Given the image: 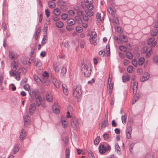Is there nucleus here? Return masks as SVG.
Instances as JSON below:
<instances>
[{"label": "nucleus", "instance_id": "e433bc0d", "mask_svg": "<svg viewBox=\"0 0 158 158\" xmlns=\"http://www.w3.org/2000/svg\"><path fill=\"white\" fill-rule=\"evenodd\" d=\"M134 67L131 65L129 66L127 68V71L129 73H132L134 71Z\"/></svg>", "mask_w": 158, "mask_h": 158}, {"label": "nucleus", "instance_id": "6ab92c4d", "mask_svg": "<svg viewBox=\"0 0 158 158\" xmlns=\"http://www.w3.org/2000/svg\"><path fill=\"white\" fill-rule=\"evenodd\" d=\"M52 81L55 87L57 88H59L60 84H59V83L57 82V80L55 78H52Z\"/></svg>", "mask_w": 158, "mask_h": 158}, {"label": "nucleus", "instance_id": "b1692460", "mask_svg": "<svg viewBox=\"0 0 158 158\" xmlns=\"http://www.w3.org/2000/svg\"><path fill=\"white\" fill-rule=\"evenodd\" d=\"M63 91L65 95H67L68 94V90L67 87L65 84L62 85Z\"/></svg>", "mask_w": 158, "mask_h": 158}, {"label": "nucleus", "instance_id": "4c0bfd02", "mask_svg": "<svg viewBox=\"0 0 158 158\" xmlns=\"http://www.w3.org/2000/svg\"><path fill=\"white\" fill-rule=\"evenodd\" d=\"M52 110L53 112L56 114H58L60 112L59 109L56 108L55 106H53L52 107Z\"/></svg>", "mask_w": 158, "mask_h": 158}, {"label": "nucleus", "instance_id": "7c9ffc66", "mask_svg": "<svg viewBox=\"0 0 158 158\" xmlns=\"http://www.w3.org/2000/svg\"><path fill=\"white\" fill-rule=\"evenodd\" d=\"M96 17L97 21L99 20L102 22L104 20L103 15V17L101 18L100 14L98 12L97 13Z\"/></svg>", "mask_w": 158, "mask_h": 158}, {"label": "nucleus", "instance_id": "f3484780", "mask_svg": "<svg viewBox=\"0 0 158 158\" xmlns=\"http://www.w3.org/2000/svg\"><path fill=\"white\" fill-rule=\"evenodd\" d=\"M26 136V132L24 129L22 130L19 136L20 141L23 140Z\"/></svg>", "mask_w": 158, "mask_h": 158}, {"label": "nucleus", "instance_id": "774afa93", "mask_svg": "<svg viewBox=\"0 0 158 158\" xmlns=\"http://www.w3.org/2000/svg\"><path fill=\"white\" fill-rule=\"evenodd\" d=\"M14 71H12V70L10 71L9 74H10V76L11 77L14 76L15 77V76L16 75V73H15L14 72Z\"/></svg>", "mask_w": 158, "mask_h": 158}, {"label": "nucleus", "instance_id": "a18cd8bd", "mask_svg": "<svg viewBox=\"0 0 158 158\" xmlns=\"http://www.w3.org/2000/svg\"><path fill=\"white\" fill-rule=\"evenodd\" d=\"M120 38L124 42H127V37L124 35H121Z\"/></svg>", "mask_w": 158, "mask_h": 158}, {"label": "nucleus", "instance_id": "aec40b11", "mask_svg": "<svg viewBox=\"0 0 158 158\" xmlns=\"http://www.w3.org/2000/svg\"><path fill=\"white\" fill-rule=\"evenodd\" d=\"M60 64L59 62H57L53 65V68L56 72H58L59 71L60 68L59 67Z\"/></svg>", "mask_w": 158, "mask_h": 158}, {"label": "nucleus", "instance_id": "680f3d73", "mask_svg": "<svg viewBox=\"0 0 158 158\" xmlns=\"http://www.w3.org/2000/svg\"><path fill=\"white\" fill-rule=\"evenodd\" d=\"M19 150V148L18 146H16L14 149L13 153L14 154L16 153Z\"/></svg>", "mask_w": 158, "mask_h": 158}, {"label": "nucleus", "instance_id": "37998d69", "mask_svg": "<svg viewBox=\"0 0 158 158\" xmlns=\"http://www.w3.org/2000/svg\"><path fill=\"white\" fill-rule=\"evenodd\" d=\"M68 18V15L67 14H63L61 15V19L63 20H65Z\"/></svg>", "mask_w": 158, "mask_h": 158}, {"label": "nucleus", "instance_id": "9b49d317", "mask_svg": "<svg viewBox=\"0 0 158 158\" xmlns=\"http://www.w3.org/2000/svg\"><path fill=\"white\" fill-rule=\"evenodd\" d=\"M19 63L17 62L13 61L11 63V68L12 71H15L18 68Z\"/></svg>", "mask_w": 158, "mask_h": 158}, {"label": "nucleus", "instance_id": "864d4df0", "mask_svg": "<svg viewBox=\"0 0 158 158\" xmlns=\"http://www.w3.org/2000/svg\"><path fill=\"white\" fill-rule=\"evenodd\" d=\"M67 71V69L66 68L63 67L61 69V75L64 76L66 74Z\"/></svg>", "mask_w": 158, "mask_h": 158}, {"label": "nucleus", "instance_id": "393cba45", "mask_svg": "<svg viewBox=\"0 0 158 158\" xmlns=\"http://www.w3.org/2000/svg\"><path fill=\"white\" fill-rule=\"evenodd\" d=\"M115 148L116 151L117 152L118 154L119 155L121 154V149L118 144L116 143L115 144Z\"/></svg>", "mask_w": 158, "mask_h": 158}, {"label": "nucleus", "instance_id": "f704fd0d", "mask_svg": "<svg viewBox=\"0 0 158 158\" xmlns=\"http://www.w3.org/2000/svg\"><path fill=\"white\" fill-rule=\"evenodd\" d=\"M144 58L143 57H141L139 59L138 61V64L139 65H142L144 62Z\"/></svg>", "mask_w": 158, "mask_h": 158}, {"label": "nucleus", "instance_id": "09e8293b", "mask_svg": "<svg viewBox=\"0 0 158 158\" xmlns=\"http://www.w3.org/2000/svg\"><path fill=\"white\" fill-rule=\"evenodd\" d=\"M46 100L48 102H51L53 99V98L51 96H50L49 94H47L46 96Z\"/></svg>", "mask_w": 158, "mask_h": 158}, {"label": "nucleus", "instance_id": "dca6fc26", "mask_svg": "<svg viewBox=\"0 0 158 158\" xmlns=\"http://www.w3.org/2000/svg\"><path fill=\"white\" fill-rule=\"evenodd\" d=\"M83 11H79L78 12L79 15H81L82 17V19L83 21L85 22H87L89 20V18L88 16L85 14H82Z\"/></svg>", "mask_w": 158, "mask_h": 158}, {"label": "nucleus", "instance_id": "052dcab7", "mask_svg": "<svg viewBox=\"0 0 158 158\" xmlns=\"http://www.w3.org/2000/svg\"><path fill=\"white\" fill-rule=\"evenodd\" d=\"M132 64L135 67H137L138 66V61L135 59L133 60L132 61Z\"/></svg>", "mask_w": 158, "mask_h": 158}, {"label": "nucleus", "instance_id": "6e6552de", "mask_svg": "<svg viewBox=\"0 0 158 158\" xmlns=\"http://www.w3.org/2000/svg\"><path fill=\"white\" fill-rule=\"evenodd\" d=\"M9 56V58L12 60H16L18 57L17 54L12 51H10Z\"/></svg>", "mask_w": 158, "mask_h": 158}, {"label": "nucleus", "instance_id": "423d86ee", "mask_svg": "<svg viewBox=\"0 0 158 158\" xmlns=\"http://www.w3.org/2000/svg\"><path fill=\"white\" fill-rule=\"evenodd\" d=\"M35 98V104L37 106L39 107L40 105L41 107L44 108L46 107L45 103L43 102L41 96L37 97Z\"/></svg>", "mask_w": 158, "mask_h": 158}, {"label": "nucleus", "instance_id": "13d9d810", "mask_svg": "<svg viewBox=\"0 0 158 158\" xmlns=\"http://www.w3.org/2000/svg\"><path fill=\"white\" fill-rule=\"evenodd\" d=\"M152 53V50H151L147 52L145 55V57L147 58H149L151 56V54Z\"/></svg>", "mask_w": 158, "mask_h": 158}, {"label": "nucleus", "instance_id": "c85d7f7f", "mask_svg": "<svg viewBox=\"0 0 158 158\" xmlns=\"http://www.w3.org/2000/svg\"><path fill=\"white\" fill-rule=\"evenodd\" d=\"M53 13L56 16H59L61 13L60 10L58 8H56L53 11Z\"/></svg>", "mask_w": 158, "mask_h": 158}, {"label": "nucleus", "instance_id": "a878e982", "mask_svg": "<svg viewBox=\"0 0 158 158\" xmlns=\"http://www.w3.org/2000/svg\"><path fill=\"white\" fill-rule=\"evenodd\" d=\"M30 117L28 115L24 117L25 125H28L30 123Z\"/></svg>", "mask_w": 158, "mask_h": 158}, {"label": "nucleus", "instance_id": "4d7b16f0", "mask_svg": "<svg viewBox=\"0 0 158 158\" xmlns=\"http://www.w3.org/2000/svg\"><path fill=\"white\" fill-rule=\"evenodd\" d=\"M153 61L154 63L158 64V56H156L153 58Z\"/></svg>", "mask_w": 158, "mask_h": 158}, {"label": "nucleus", "instance_id": "79ce46f5", "mask_svg": "<svg viewBox=\"0 0 158 158\" xmlns=\"http://www.w3.org/2000/svg\"><path fill=\"white\" fill-rule=\"evenodd\" d=\"M121 119L122 122L123 124H125L126 122L127 116L125 114L124 115H123L121 117Z\"/></svg>", "mask_w": 158, "mask_h": 158}, {"label": "nucleus", "instance_id": "a211bd4d", "mask_svg": "<svg viewBox=\"0 0 158 158\" xmlns=\"http://www.w3.org/2000/svg\"><path fill=\"white\" fill-rule=\"evenodd\" d=\"M150 75L148 72H146L143 76L141 79V81L142 82L144 81L148 80L149 78Z\"/></svg>", "mask_w": 158, "mask_h": 158}, {"label": "nucleus", "instance_id": "0eeeda50", "mask_svg": "<svg viewBox=\"0 0 158 158\" xmlns=\"http://www.w3.org/2000/svg\"><path fill=\"white\" fill-rule=\"evenodd\" d=\"M29 94L31 97H35V98H36L37 97L40 96L39 94L38 90L37 89H31L29 91Z\"/></svg>", "mask_w": 158, "mask_h": 158}, {"label": "nucleus", "instance_id": "473e14b6", "mask_svg": "<svg viewBox=\"0 0 158 158\" xmlns=\"http://www.w3.org/2000/svg\"><path fill=\"white\" fill-rule=\"evenodd\" d=\"M97 37V34L96 32L95 31H93L91 33L90 40L93 39Z\"/></svg>", "mask_w": 158, "mask_h": 158}, {"label": "nucleus", "instance_id": "4468645a", "mask_svg": "<svg viewBox=\"0 0 158 158\" xmlns=\"http://www.w3.org/2000/svg\"><path fill=\"white\" fill-rule=\"evenodd\" d=\"M64 116H62L61 118V121L63 127L66 128L68 127V123L65 119Z\"/></svg>", "mask_w": 158, "mask_h": 158}, {"label": "nucleus", "instance_id": "6e6d98bb", "mask_svg": "<svg viewBox=\"0 0 158 158\" xmlns=\"http://www.w3.org/2000/svg\"><path fill=\"white\" fill-rule=\"evenodd\" d=\"M145 158H154L152 154L148 153L146 154L145 156Z\"/></svg>", "mask_w": 158, "mask_h": 158}, {"label": "nucleus", "instance_id": "f257e3e1", "mask_svg": "<svg viewBox=\"0 0 158 158\" xmlns=\"http://www.w3.org/2000/svg\"><path fill=\"white\" fill-rule=\"evenodd\" d=\"M81 89V87L80 85L74 86L73 87V95L77 101H79L80 99L82 93Z\"/></svg>", "mask_w": 158, "mask_h": 158}, {"label": "nucleus", "instance_id": "c9c22d12", "mask_svg": "<svg viewBox=\"0 0 158 158\" xmlns=\"http://www.w3.org/2000/svg\"><path fill=\"white\" fill-rule=\"evenodd\" d=\"M158 31L156 29L152 30L151 32V35L152 36H156L158 34Z\"/></svg>", "mask_w": 158, "mask_h": 158}, {"label": "nucleus", "instance_id": "cd10ccee", "mask_svg": "<svg viewBox=\"0 0 158 158\" xmlns=\"http://www.w3.org/2000/svg\"><path fill=\"white\" fill-rule=\"evenodd\" d=\"M90 41L91 44H93L94 45H96L98 42V40L97 37L94 38L93 39L90 40Z\"/></svg>", "mask_w": 158, "mask_h": 158}, {"label": "nucleus", "instance_id": "603ef678", "mask_svg": "<svg viewBox=\"0 0 158 158\" xmlns=\"http://www.w3.org/2000/svg\"><path fill=\"white\" fill-rule=\"evenodd\" d=\"M155 39L153 37L150 38L148 41L147 44L148 45H150L152 43H153L155 40Z\"/></svg>", "mask_w": 158, "mask_h": 158}, {"label": "nucleus", "instance_id": "2eb2a0df", "mask_svg": "<svg viewBox=\"0 0 158 158\" xmlns=\"http://www.w3.org/2000/svg\"><path fill=\"white\" fill-rule=\"evenodd\" d=\"M40 82L44 84L46 86L49 85L50 84V81L48 77H43L42 79H41Z\"/></svg>", "mask_w": 158, "mask_h": 158}, {"label": "nucleus", "instance_id": "0e129e2a", "mask_svg": "<svg viewBox=\"0 0 158 158\" xmlns=\"http://www.w3.org/2000/svg\"><path fill=\"white\" fill-rule=\"evenodd\" d=\"M42 65V63L40 60H37L35 64V66L38 67H40Z\"/></svg>", "mask_w": 158, "mask_h": 158}, {"label": "nucleus", "instance_id": "a19ab883", "mask_svg": "<svg viewBox=\"0 0 158 158\" xmlns=\"http://www.w3.org/2000/svg\"><path fill=\"white\" fill-rule=\"evenodd\" d=\"M76 31L79 33L83 31L82 27L80 26H77L76 27Z\"/></svg>", "mask_w": 158, "mask_h": 158}, {"label": "nucleus", "instance_id": "8fccbe9b", "mask_svg": "<svg viewBox=\"0 0 158 158\" xmlns=\"http://www.w3.org/2000/svg\"><path fill=\"white\" fill-rule=\"evenodd\" d=\"M40 32V30L39 29L36 31L35 35V40H36L38 39Z\"/></svg>", "mask_w": 158, "mask_h": 158}, {"label": "nucleus", "instance_id": "7ed1b4c3", "mask_svg": "<svg viewBox=\"0 0 158 158\" xmlns=\"http://www.w3.org/2000/svg\"><path fill=\"white\" fill-rule=\"evenodd\" d=\"M137 88L138 82L134 81L133 82L131 81V84L130 91L131 92H132L133 94H135V95L136 96V97H137V99H138V97L136 94L137 93Z\"/></svg>", "mask_w": 158, "mask_h": 158}, {"label": "nucleus", "instance_id": "69168bd1", "mask_svg": "<svg viewBox=\"0 0 158 158\" xmlns=\"http://www.w3.org/2000/svg\"><path fill=\"white\" fill-rule=\"evenodd\" d=\"M129 63V60L127 59H125L123 60V64L125 66H127Z\"/></svg>", "mask_w": 158, "mask_h": 158}, {"label": "nucleus", "instance_id": "5701e85b", "mask_svg": "<svg viewBox=\"0 0 158 158\" xmlns=\"http://www.w3.org/2000/svg\"><path fill=\"white\" fill-rule=\"evenodd\" d=\"M130 76L128 75H123L122 76L123 82H125L126 81H128L130 79Z\"/></svg>", "mask_w": 158, "mask_h": 158}, {"label": "nucleus", "instance_id": "c03bdc74", "mask_svg": "<svg viewBox=\"0 0 158 158\" xmlns=\"http://www.w3.org/2000/svg\"><path fill=\"white\" fill-rule=\"evenodd\" d=\"M75 18L78 23L81 24V23L82 20L81 17L78 16H76Z\"/></svg>", "mask_w": 158, "mask_h": 158}, {"label": "nucleus", "instance_id": "4be33fe9", "mask_svg": "<svg viewBox=\"0 0 158 158\" xmlns=\"http://www.w3.org/2000/svg\"><path fill=\"white\" fill-rule=\"evenodd\" d=\"M99 150L100 153H103L106 151V148L103 145H102L99 146Z\"/></svg>", "mask_w": 158, "mask_h": 158}, {"label": "nucleus", "instance_id": "bb28decb", "mask_svg": "<svg viewBox=\"0 0 158 158\" xmlns=\"http://www.w3.org/2000/svg\"><path fill=\"white\" fill-rule=\"evenodd\" d=\"M55 25L58 28H61L64 26V23L60 21H57Z\"/></svg>", "mask_w": 158, "mask_h": 158}, {"label": "nucleus", "instance_id": "338daca9", "mask_svg": "<svg viewBox=\"0 0 158 158\" xmlns=\"http://www.w3.org/2000/svg\"><path fill=\"white\" fill-rule=\"evenodd\" d=\"M68 13L69 15L72 16H73L75 15V13L73 10H69L68 11Z\"/></svg>", "mask_w": 158, "mask_h": 158}, {"label": "nucleus", "instance_id": "f8f14e48", "mask_svg": "<svg viewBox=\"0 0 158 158\" xmlns=\"http://www.w3.org/2000/svg\"><path fill=\"white\" fill-rule=\"evenodd\" d=\"M36 108L35 105V103L31 104L29 107V112L30 114H32L34 112Z\"/></svg>", "mask_w": 158, "mask_h": 158}, {"label": "nucleus", "instance_id": "58836bf2", "mask_svg": "<svg viewBox=\"0 0 158 158\" xmlns=\"http://www.w3.org/2000/svg\"><path fill=\"white\" fill-rule=\"evenodd\" d=\"M126 55L128 59H131L133 58V55L130 52H128L126 53Z\"/></svg>", "mask_w": 158, "mask_h": 158}, {"label": "nucleus", "instance_id": "49530a36", "mask_svg": "<svg viewBox=\"0 0 158 158\" xmlns=\"http://www.w3.org/2000/svg\"><path fill=\"white\" fill-rule=\"evenodd\" d=\"M100 139V136H98L96 137L94 141V143L95 145H97L98 144L99 142Z\"/></svg>", "mask_w": 158, "mask_h": 158}, {"label": "nucleus", "instance_id": "ea45409f", "mask_svg": "<svg viewBox=\"0 0 158 158\" xmlns=\"http://www.w3.org/2000/svg\"><path fill=\"white\" fill-rule=\"evenodd\" d=\"M33 78L35 81L37 83L40 82L41 79L40 78L36 75H35L33 76Z\"/></svg>", "mask_w": 158, "mask_h": 158}, {"label": "nucleus", "instance_id": "72a5a7b5", "mask_svg": "<svg viewBox=\"0 0 158 158\" xmlns=\"http://www.w3.org/2000/svg\"><path fill=\"white\" fill-rule=\"evenodd\" d=\"M85 13L89 17H91L93 15L94 13L93 11H90L89 10H86L85 11Z\"/></svg>", "mask_w": 158, "mask_h": 158}, {"label": "nucleus", "instance_id": "f03ea898", "mask_svg": "<svg viewBox=\"0 0 158 158\" xmlns=\"http://www.w3.org/2000/svg\"><path fill=\"white\" fill-rule=\"evenodd\" d=\"M81 71L85 77H89L91 72V64L89 63L83 64L81 67Z\"/></svg>", "mask_w": 158, "mask_h": 158}, {"label": "nucleus", "instance_id": "e2e57ef3", "mask_svg": "<svg viewBox=\"0 0 158 158\" xmlns=\"http://www.w3.org/2000/svg\"><path fill=\"white\" fill-rule=\"evenodd\" d=\"M66 29L68 31H71L73 30V28L71 25H68L66 26Z\"/></svg>", "mask_w": 158, "mask_h": 158}, {"label": "nucleus", "instance_id": "9d476101", "mask_svg": "<svg viewBox=\"0 0 158 158\" xmlns=\"http://www.w3.org/2000/svg\"><path fill=\"white\" fill-rule=\"evenodd\" d=\"M132 131L131 126H129L127 127L126 128V136L128 139H130L131 137V133Z\"/></svg>", "mask_w": 158, "mask_h": 158}, {"label": "nucleus", "instance_id": "20e7f679", "mask_svg": "<svg viewBox=\"0 0 158 158\" xmlns=\"http://www.w3.org/2000/svg\"><path fill=\"white\" fill-rule=\"evenodd\" d=\"M80 120L79 119H72L71 125L73 128L77 131L79 129V126L80 124Z\"/></svg>", "mask_w": 158, "mask_h": 158}, {"label": "nucleus", "instance_id": "bf43d9fd", "mask_svg": "<svg viewBox=\"0 0 158 158\" xmlns=\"http://www.w3.org/2000/svg\"><path fill=\"white\" fill-rule=\"evenodd\" d=\"M58 16H53L52 17L53 20L54 21L57 22L59 21L60 19V18L58 17Z\"/></svg>", "mask_w": 158, "mask_h": 158}, {"label": "nucleus", "instance_id": "de8ad7c7", "mask_svg": "<svg viewBox=\"0 0 158 158\" xmlns=\"http://www.w3.org/2000/svg\"><path fill=\"white\" fill-rule=\"evenodd\" d=\"M70 155V151L69 148H66L65 151V157L66 158H69Z\"/></svg>", "mask_w": 158, "mask_h": 158}, {"label": "nucleus", "instance_id": "1a4fd4ad", "mask_svg": "<svg viewBox=\"0 0 158 158\" xmlns=\"http://www.w3.org/2000/svg\"><path fill=\"white\" fill-rule=\"evenodd\" d=\"M57 4L59 6L64 7L63 8H62V7H61V9L63 10H66L67 9V8L66 7V6L67 4L66 2L62 0H60L58 2Z\"/></svg>", "mask_w": 158, "mask_h": 158}, {"label": "nucleus", "instance_id": "c756f323", "mask_svg": "<svg viewBox=\"0 0 158 158\" xmlns=\"http://www.w3.org/2000/svg\"><path fill=\"white\" fill-rule=\"evenodd\" d=\"M108 12L112 16H114L115 15V12L114 9L111 7H109L107 9Z\"/></svg>", "mask_w": 158, "mask_h": 158}, {"label": "nucleus", "instance_id": "3c124183", "mask_svg": "<svg viewBox=\"0 0 158 158\" xmlns=\"http://www.w3.org/2000/svg\"><path fill=\"white\" fill-rule=\"evenodd\" d=\"M119 48L120 51L123 52H125L127 50V48L123 45L120 46L119 47Z\"/></svg>", "mask_w": 158, "mask_h": 158}, {"label": "nucleus", "instance_id": "5fc2aeb1", "mask_svg": "<svg viewBox=\"0 0 158 158\" xmlns=\"http://www.w3.org/2000/svg\"><path fill=\"white\" fill-rule=\"evenodd\" d=\"M86 7L88 9V10H93L94 8V6L92 4H89L86 5Z\"/></svg>", "mask_w": 158, "mask_h": 158}, {"label": "nucleus", "instance_id": "39448f33", "mask_svg": "<svg viewBox=\"0 0 158 158\" xmlns=\"http://www.w3.org/2000/svg\"><path fill=\"white\" fill-rule=\"evenodd\" d=\"M25 69L23 68H19L16 72V75L15 77V78L17 81H19L20 80V76L22 74H24L25 72Z\"/></svg>", "mask_w": 158, "mask_h": 158}, {"label": "nucleus", "instance_id": "ddd939ff", "mask_svg": "<svg viewBox=\"0 0 158 158\" xmlns=\"http://www.w3.org/2000/svg\"><path fill=\"white\" fill-rule=\"evenodd\" d=\"M108 114H106L105 115L104 122L103 123H101L102 125L101 126V128H100V127L99 128L100 130H101L102 127H105L107 126L108 125Z\"/></svg>", "mask_w": 158, "mask_h": 158}, {"label": "nucleus", "instance_id": "412c9836", "mask_svg": "<svg viewBox=\"0 0 158 158\" xmlns=\"http://www.w3.org/2000/svg\"><path fill=\"white\" fill-rule=\"evenodd\" d=\"M67 24L68 25H73L76 23L75 21L73 19H68L66 21Z\"/></svg>", "mask_w": 158, "mask_h": 158}, {"label": "nucleus", "instance_id": "2f4dec72", "mask_svg": "<svg viewBox=\"0 0 158 158\" xmlns=\"http://www.w3.org/2000/svg\"><path fill=\"white\" fill-rule=\"evenodd\" d=\"M48 5L50 8H54L56 7L55 3L52 1H50L48 2Z\"/></svg>", "mask_w": 158, "mask_h": 158}]
</instances>
